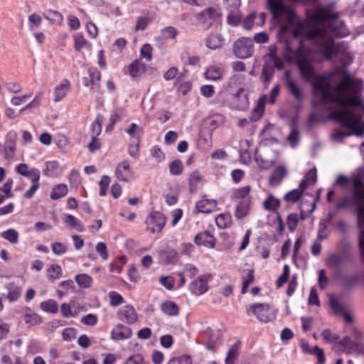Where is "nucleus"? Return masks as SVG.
<instances>
[{
	"mask_svg": "<svg viewBox=\"0 0 364 364\" xmlns=\"http://www.w3.org/2000/svg\"><path fill=\"white\" fill-rule=\"evenodd\" d=\"M285 80L287 89L290 94L298 102H301L304 97V93L302 87L291 77L289 71L285 73Z\"/></svg>",
	"mask_w": 364,
	"mask_h": 364,
	"instance_id": "obj_9",
	"label": "nucleus"
},
{
	"mask_svg": "<svg viewBox=\"0 0 364 364\" xmlns=\"http://www.w3.org/2000/svg\"><path fill=\"white\" fill-rule=\"evenodd\" d=\"M40 307L43 311L50 314H56L58 311V305L57 302L53 299H48L41 302Z\"/></svg>",
	"mask_w": 364,
	"mask_h": 364,
	"instance_id": "obj_41",
	"label": "nucleus"
},
{
	"mask_svg": "<svg viewBox=\"0 0 364 364\" xmlns=\"http://www.w3.org/2000/svg\"><path fill=\"white\" fill-rule=\"evenodd\" d=\"M116 176L118 180L122 181H128L132 179V172L127 161H122L118 164Z\"/></svg>",
	"mask_w": 364,
	"mask_h": 364,
	"instance_id": "obj_20",
	"label": "nucleus"
},
{
	"mask_svg": "<svg viewBox=\"0 0 364 364\" xmlns=\"http://www.w3.org/2000/svg\"><path fill=\"white\" fill-rule=\"evenodd\" d=\"M16 133L10 132L6 135L5 142V158L10 159L14 157L16 151Z\"/></svg>",
	"mask_w": 364,
	"mask_h": 364,
	"instance_id": "obj_17",
	"label": "nucleus"
},
{
	"mask_svg": "<svg viewBox=\"0 0 364 364\" xmlns=\"http://www.w3.org/2000/svg\"><path fill=\"white\" fill-rule=\"evenodd\" d=\"M321 336L326 343H332L338 341L339 336L337 334L332 333L329 329H325L321 333Z\"/></svg>",
	"mask_w": 364,
	"mask_h": 364,
	"instance_id": "obj_58",
	"label": "nucleus"
},
{
	"mask_svg": "<svg viewBox=\"0 0 364 364\" xmlns=\"http://www.w3.org/2000/svg\"><path fill=\"white\" fill-rule=\"evenodd\" d=\"M169 169L171 174L178 175L183 171V164L180 160H175L169 165Z\"/></svg>",
	"mask_w": 364,
	"mask_h": 364,
	"instance_id": "obj_61",
	"label": "nucleus"
},
{
	"mask_svg": "<svg viewBox=\"0 0 364 364\" xmlns=\"http://www.w3.org/2000/svg\"><path fill=\"white\" fill-rule=\"evenodd\" d=\"M348 256L346 252H335L330 254L326 259V264L331 269L340 270L348 260Z\"/></svg>",
	"mask_w": 364,
	"mask_h": 364,
	"instance_id": "obj_7",
	"label": "nucleus"
},
{
	"mask_svg": "<svg viewBox=\"0 0 364 364\" xmlns=\"http://www.w3.org/2000/svg\"><path fill=\"white\" fill-rule=\"evenodd\" d=\"M253 51V41L250 38L241 37L232 45V53L237 58H247L252 55Z\"/></svg>",
	"mask_w": 364,
	"mask_h": 364,
	"instance_id": "obj_2",
	"label": "nucleus"
},
{
	"mask_svg": "<svg viewBox=\"0 0 364 364\" xmlns=\"http://www.w3.org/2000/svg\"><path fill=\"white\" fill-rule=\"evenodd\" d=\"M289 273H290L289 267L287 264H285L284 266L282 274L279 276V277L277 280L276 283H277V287H282L284 283H286L287 282L288 278L289 277Z\"/></svg>",
	"mask_w": 364,
	"mask_h": 364,
	"instance_id": "obj_60",
	"label": "nucleus"
},
{
	"mask_svg": "<svg viewBox=\"0 0 364 364\" xmlns=\"http://www.w3.org/2000/svg\"><path fill=\"white\" fill-rule=\"evenodd\" d=\"M265 61L272 65H274L277 68H282L283 66L282 60L277 55V48L275 46H270L269 53L265 56Z\"/></svg>",
	"mask_w": 364,
	"mask_h": 364,
	"instance_id": "obj_26",
	"label": "nucleus"
},
{
	"mask_svg": "<svg viewBox=\"0 0 364 364\" xmlns=\"http://www.w3.org/2000/svg\"><path fill=\"white\" fill-rule=\"evenodd\" d=\"M159 283L168 290H172L174 287L175 280L171 277L163 276L159 278Z\"/></svg>",
	"mask_w": 364,
	"mask_h": 364,
	"instance_id": "obj_62",
	"label": "nucleus"
},
{
	"mask_svg": "<svg viewBox=\"0 0 364 364\" xmlns=\"http://www.w3.org/2000/svg\"><path fill=\"white\" fill-rule=\"evenodd\" d=\"M216 225L221 229L229 227L230 224V216L226 214H220L215 219Z\"/></svg>",
	"mask_w": 364,
	"mask_h": 364,
	"instance_id": "obj_48",
	"label": "nucleus"
},
{
	"mask_svg": "<svg viewBox=\"0 0 364 364\" xmlns=\"http://www.w3.org/2000/svg\"><path fill=\"white\" fill-rule=\"evenodd\" d=\"M119 318L129 324L135 323L138 318V314L132 306L127 305L122 307L118 313Z\"/></svg>",
	"mask_w": 364,
	"mask_h": 364,
	"instance_id": "obj_15",
	"label": "nucleus"
},
{
	"mask_svg": "<svg viewBox=\"0 0 364 364\" xmlns=\"http://www.w3.org/2000/svg\"><path fill=\"white\" fill-rule=\"evenodd\" d=\"M287 173L284 166H278L270 176L269 182H279L284 178Z\"/></svg>",
	"mask_w": 364,
	"mask_h": 364,
	"instance_id": "obj_43",
	"label": "nucleus"
},
{
	"mask_svg": "<svg viewBox=\"0 0 364 364\" xmlns=\"http://www.w3.org/2000/svg\"><path fill=\"white\" fill-rule=\"evenodd\" d=\"M210 274H203L199 278L190 284L191 291L196 295H200L208 289V282L210 279Z\"/></svg>",
	"mask_w": 364,
	"mask_h": 364,
	"instance_id": "obj_10",
	"label": "nucleus"
},
{
	"mask_svg": "<svg viewBox=\"0 0 364 364\" xmlns=\"http://www.w3.org/2000/svg\"><path fill=\"white\" fill-rule=\"evenodd\" d=\"M360 343L358 341L351 340L349 336H346L334 345L333 350L336 352L346 351L347 353H352L360 350Z\"/></svg>",
	"mask_w": 364,
	"mask_h": 364,
	"instance_id": "obj_6",
	"label": "nucleus"
},
{
	"mask_svg": "<svg viewBox=\"0 0 364 364\" xmlns=\"http://www.w3.org/2000/svg\"><path fill=\"white\" fill-rule=\"evenodd\" d=\"M23 320L28 326H36L42 322L41 317L32 311L24 314Z\"/></svg>",
	"mask_w": 364,
	"mask_h": 364,
	"instance_id": "obj_38",
	"label": "nucleus"
},
{
	"mask_svg": "<svg viewBox=\"0 0 364 364\" xmlns=\"http://www.w3.org/2000/svg\"><path fill=\"white\" fill-rule=\"evenodd\" d=\"M48 277L50 279H58L62 274V269L59 265L52 264L47 270Z\"/></svg>",
	"mask_w": 364,
	"mask_h": 364,
	"instance_id": "obj_47",
	"label": "nucleus"
},
{
	"mask_svg": "<svg viewBox=\"0 0 364 364\" xmlns=\"http://www.w3.org/2000/svg\"><path fill=\"white\" fill-rule=\"evenodd\" d=\"M353 185L352 198L344 197L336 205V209L348 208L350 204L355 206L357 215V225L360 230L358 247L360 257L364 260V183H351Z\"/></svg>",
	"mask_w": 364,
	"mask_h": 364,
	"instance_id": "obj_1",
	"label": "nucleus"
},
{
	"mask_svg": "<svg viewBox=\"0 0 364 364\" xmlns=\"http://www.w3.org/2000/svg\"><path fill=\"white\" fill-rule=\"evenodd\" d=\"M250 311L261 322L267 323L275 318V314L268 304H252L250 306V309L247 310V314H250Z\"/></svg>",
	"mask_w": 364,
	"mask_h": 364,
	"instance_id": "obj_4",
	"label": "nucleus"
},
{
	"mask_svg": "<svg viewBox=\"0 0 364 364\" xmlns=\"http://www.w3.org/2000/svg\"><path fill=\"white\" fill-rule=\"evenodd\" d=\"M63 221L67 225L77 230L78 232H82L84 230L83 225L80 220L72 215H65L63 218Z\"/></svg>",
	"mask_w": 364,
	"mask_h": 364,
	"instance_id": "obj_34",
	"label": "nucleus"
},
{
	"mask_svg": "<svg viewBox=\"0 0 364 364\" xmlns=\"http://www.w3.org/2000/svg\"><path fill=\"white\" fill-rule=\"evenodd\" d=\"M132 335L131 328L122 324L117 325L112 330L111 336L114 340H124L129 338Z\"/></svg>",
	"mask_w": 364,
	"mask_h": 364,
	"instance_id": "obj_18",
	"label": "nucleus"
},
{
	"mask_svg": "<svg viewBox=\"0 0 364 364\" xmlns=\"http://www.w3.org/2000/svg\"><path fill=\"white\" fill-rule=\"evenodd\" d=\"M75 281L81 288H88L92 284V277L87 274H80L75 277Z\"/></svg>",
	"mask_w": 364,
	"mask_h": 364,
	"instance_id": "obj_44",
	"label": "nucleus"
},
{
	"mask_svg": "<svg viewBox=\"0 0 364 364\" xmlns=\"http://www.w3.org/2000/svg\"><path fill=\"white\" fill-rule=\"evenodd\" d=\"M45 18L51 23L60 26L63 22V16L58 11L55 10H48L45 14Z\"/></svg>",
	"mask_w": 364,
	"mask_h": 364,
	"instance_id": "obj_33",
	"label": "nucleus"
},
{
	"mask_svg": "<svg viewBox=\"0 0 364 364\" xmlns=\"http://www.w3.org/2000/svg\"><path fill=\"white\" fill-rule=\"evenodd\" d=\"M250 190L251 187L250 186H246L240 188L235 189L232 192L231 198L235 200H242L245 198H250V197L249 196Z\"/></svg>",
	"mask_w": 364,
	"mask_h": 364,
	"instance_id": "obj_35",
	"label": "nucleus"
},
{
	"mask_svg": "<svg viewBox=\"0 0 364 364\" xmlns=\"http://www.w3.org/2000/svg\"><path fill=\"white\" fill-rule=\"evenodd\" d=\"M279 205V200L272 194H269L267 198L263 202V207L267 210H274Z\"/></svg>",
	"mask_w": 364,
	"mask_h": 364,
	"instance_id": "obj_45",
	"label": "nucleus"
},
{
	"mask_svg": "<svg viewBox=\"0 0 364 364\" xmlns=\"http://www.w3.org/2000/svg\"><path fill=\"white\" fill-rule=\"evenodd\" d=\"M6 288L8 291L7 299L11 301H16L21 294V287L14 282L6 284Z\"/></svg>",
	"mask_w": 364,
	"mask_h": 364,
	"instance_id": "obj_30",
	"label": "nucleus"
},
{
	"mask_svg": "<svg viewBox=\"0 0 364 364\" xmlns=\"http://www.w3.org/2000/svg\"><path fill=\"white\" fill-rule=\"evenodd\" d=\"M177 255L178 254L174 250H167L161 253V257L166 264L174 262Z\"/></svg>",
	"mask_w": 364,
	"mask_h": 364,
	"instance_id": "obj_51",
	"label": "nucleus"
},
{
	"mask_svg": "<svg viewBox=\"0 0 364 364\" xmlns=\"http://www.w3.org/2000/svg\"><path fill=\"white\" fill-rule=\"evenodd\" d=\"M223 75V69L218 65L208 66L204 73V76L206 80L212 81L221 80Z\"/></svg>",
	"mask_w": 364,
	"mask_h": 364,
	"instance_id": "obj_22",
	"label": "nucleus"
},
{
	"mask_svg": "<svg viewBox=\"0 0 364 364\" xmlns=\"http://www.w3.org/2000/svg\"><path fill=\"white\" fill-rule=\"evenodd\" d=\"M161 310L166 315L176 316L179 313V307L172 301H166L161 304Z\"/></svg>",
	"mask_w": 364,
	"mask_h": 364,
	"instance_id": "obj_29",
	"label": "nucleus"
},
{
	"mask_svg": "<svg viewBox=\"0 0 364 364\" xmlns=\"http://www.w3.org/2000/svg\"><path fill=\"white\" fill-rule=\"evenodd\" d=\"M70 82L68 79H63L54 88V101L58 102L63 100L70 92Z\"/></svg>",
	"mask_w": 364,
	"mask_h": 364,
	"instance_id": "obj_13",
	"label": "nucleus"
},
{
	"mask_svg": "<svg viewBox=\"0 0 364 364\" xmlns=\"http://www.w3.org/2000/svg\"><path fill=\"white\" fill-rule=\"evenodd\" d=\"M109 297L110 299V305L112 306H117L124 303L123 297L116 291H110L109 293Z\"/></svg>",
	"mask_w": 364,
	"mask_h": 364,
	"instance_id": "obj_56",
	"label": "nucleus"
},
{
	"mask_svg": "<svg viewBox=\"0 0 364 364\" xmlns=\"http://www.w3.org/2000/svg\"><path fill=\"white\" fill-rule=\"evenodd\" d=\"M307 185L308 183H299L298 188L291 190L285 194L284 197V200L292 203L298 201L306 188Z\"/></svg>",
	"mask_w": 364,
	"mask_h": 364,
	"instance_id": "obj_24",
	"label": "nucleus"
},
{
	"mask_svg": "<svg viewBox=\"0 0 364 364\" xmlns=\"http://www.w3.org/2000/svg\"><path fill=\"white\" fill-rule=\"evenodd\" d=\"M251 198H245L240 200L235 208V217L240 220L247 216L250 212Z\"/></svg>",
	"mask_w": 364,
	"mask_h": 364,
	"instance_id": "obj_21",
	"label": "nucleus"
},
{
	"mask_svg": "<svg viewBox=\"0 0 364 364\" xmlns=\"http://www.w3.org/2000/svg\"><path fill=\"white\" fill-rule=\"evenodd\" d=\"M16 171L21 175L28 178L33 182H37L39 180L40 172L37 168H30L26 164H20L16 166Z\"/></svg>",
	"mask_w": 364,
	"mask_h": 364,
	"instance_id": "obj_14",
	"label": "nucleus"
},
{
	"mask_svg": "<svg viewBox=\"0 0 364 364\" xmlns=\"http://www.w3.org/2000/svg\"><path fill=\"white\" fill-rule=\"evenodd\" d=\"M125 115V111L122 108L115 109L112 113L109 121L111 122V129H113L114 124Z\"/></svg>",
	"mask_w": 364,
	"mask_h": 364,
	"instance_id": "obj_46",
	"label": "nucleus"
},
{
	"mask_svg": "<svg viewBox=\"0 0 364 364\" xmlns=\"http://www.w3.org/2000/svg\"><path fill=\"white\" fill-rule=\"evenodd\" d=\"M238 355V348L236 345H233L231 346L230 350H228L227 357L225 358V363H230L232 362L234 363L235 359L237 358Z\"/></svg>",
	"mask_w": 364,
	"mask_h": 364,
	"instance_id": "obj_63",
	"label": "nucleus"
},
{
	"mask_svg": "<svg viewBox=\"0 0 364 364\" xmlns=\"http://www.w3.org/2000/svg\"><path fill=\"white\" fill-rule=\"evenodd\" d=\"M288 141L292 147L296 146L299 141V132L296 128L292 127L291 133L287 137Z\"/></svg>",
	"mask_w": 364,
	"mask_h": 364,
	"instance_id": "obj_57",
	"label": "nucleus"
},
{
	"mask_svg": "<svg viewBox=\"0 0 364 364\" xmlns=\"http://www.w3.org/2000/svg\"><path fill=\"white\" fill-rule=\"evenodd\" d=\"M62 171V167L56 161H47L46 163V168L43 171L44 174L50 177H55L61 173Z\"/></svg>",
	"mask_w": 364,
	"mask_h": 364,
	"instance_id": "obj_25",
	"label": "nucleus"
},
{
	"mask_svg": "<svg viewBox=\"0 0 364 364\" xmlns=\"http://www.w3.org/2000/svg\"><path fill=\"white\" fill-rule=\"evenodd\" d=\"M230 108L238 110H245L249 106L247 95L244 92L243 88H240L235 93L230 94L226 97V102L222 103Z\"/></svg>",
	"mask_w": 364,
	"mask_h": 364,
	"instance_id": "obj_3",
	"label": "nucleus"
},
{
	"mask_svg": "<svg viewBox=\"0 0 364 364\" xmlns=\"http://www.w3.org/2000/svg\"><path fill=\"white\" fill-rule=\"evenodd\" d=\"M52 250L55 255H61L66 252L67 247L61 242H55L52 245Z\"/></svg>",
	"mask_w": 364,
	"mask_h": 364,
	"instance_id": "obj_64",
	"label": "nucleus"
},
{
	"mask_svg": "<svg viewBox=\"0 0 364 364\" xmlns=\"http://www.w3.org/2000/svg\"><path fill=\"white\" fill-rule=\"evenodd\" d=\"M254 271L253 269H251L247 272V276L243 278L242 287L241 289V293L242 294L246 293L248 286L254 282Z\"/></svg>",
	"mask_w": 364,
	"mask_h": 364,
	"instance_id": "obj_53",
	"label": "nucleus"
},
{
	"mask_svg": "<svg viewBox=\"0 0 364 364\" xmlns=\"http://www.w3.org/2000/svg\"><path fill=\"white\" fill-rule=\"evenodd\" d=\"M88 73L90 78V83L92 84L91 90L93 91H98L101 78L100 72L97 68H90L88 70Z\"/></svg>",
	"mask_w": 364,
	"mask_h": 364,
	"instance_id": "obj_32",
	"label": "nucleus"
},
{
	"mask_svg": "<svg viewBox=\"0 0 364 364\" xmlns=\"http://www.w3.org/2000/svg\"><path fill=\"white\" fill-rule=\"evenodd\" d=\"M218 16L219 14L215 9L209 8L200 12L198 15L197 18L205 28H208L213 23Z\"/></svg>",
	"mask_w": 364,
	"mask_h": 364,
	"instance_id": "obj_12",
	"label": "nucleus"
},
{
	"mask_svg": "<svg viewBox=\"0 0 364 364\" xmlns=\"http://www.w3.org/2000/svg\"><path fill=\"white\" fill-rule=\"evenodd\" d=\"M266 19V14L264 12H251L242 21V24L245 29L250 30L255 26H262Z\"/></svg>",
	"mask_w": 364,
	"mask_h": 364,
	"instance_id": "obj_8",
	"label": "nucleus"
},
{
	"mask_svg": "<svg viewBox=\"0 0 364 364\" xmlns=\"http://www.w3.org/2000/svg\"><path fill=\"white\" fill-rule=\"evenodd\" d=\"M42 23V18L37 14H32L28 16V25L31 30L38 28Z\"/></svg>",
	"mask_w": 364,
	"mask_h": 364,
	"instance_id": "obj_55",
	"label": "nucleus"
},
{
	"mask_svg": "<svg viewBox=\"0 0 364 364\" xmlns=\"http://www.w3.org/2000/svg\"><path fill=\"white\" fill-rule=\"evenodd\" d=\"M274 68H277V67L275 66L274 65H272L270 63H268V62L265 61L261 74V77L265 84L269 83V81L271 80L273 76Z\"/></svg>",
	"mask_w": 364,
	"mask_h": 364,
	"instance_id": "obj_37",
	"label": "nucleus"
},
{
	"mask_svg": "<svg viewBox=\"0 0 364 364\" xmlns=\"http://www.w3.org/2000/svg\"><path fill=\"white\" fill-rule=\"evenodd\" d=\"M18 232L13 229H9L1 233V237L10 242L11 244H17L18 242Z\"/></svg>",
	"mask_w": 364,
	"mask_h": 364,
	"instance_id": "obj_42",
	"label": "nucleus"
},
{
	"mask_svg": "<svg viewBox=\"0 0 364 364\" xmlns=\"http://www.w3.org/2000/svg\"><path fill=\"white\" fill-rule=\"evenodd\" d=\"M167 364H192V358L188 355H183L172 358Z\"/></svg>",
	"mask_w": 364,
	"mask_h": 364,
	"instance_id": "obj_52",
	"label": "nucleus"
},
{
	"mask_svg": "<svg viewBox=\"0 0 364 364\" xmlns=\"http://www.w3.org/2000/svg\"><path fill=\"white\" fill-rule=\"evenodd\" d=\"M241 15L237 9L230 10L228 16V22L229 24L236 26L240 21Z\"/></svg>",
	"mask_w": 364,
	"mask_h": 364,
	"instance_id": "obj_54",
	"label": "nucleus"
},
{
	"mask_svg": "<svg viewBox=\"0 0 364 364\" xmlns=\"http://www.w3.org/2000/svg\"><path fill=\"white\" fill-rule=\"evenodd\" d=\"M225 122V117L220 114H214L207 119V124L211 129H215Z\"/></svg>",
	"mask_w": 364,
	"mask_h": 364,
	"instance_id": "obj_40",
	"label": "nucleus"
},
{
	"mask_svg": "<svg viewBox=\"0 0 364 364\" xmlns=\"http://www.w3.org/2000/svg\"><path fill=\"white\" fill-rule=\"evenodd\" d=\"M364 179V166L355 169L348 178L345 175H339L335 182H363Z\"/></svg>",
	"mask_w": 364,
	"mask_h": 364,
	"instance_id": "obj_19",
	"label": "nucleus"
},
{
	"mask_svg": "<svg viewBox=\"0 0 364 364\" xmlns=\"http://www.w3.org/2000/svg\"><path fill=\"white\" fill-rule=\"evenodd\" d=\"M301 348L304 351L309 352L311 354H314L317 356L318 364H325V356L323 349L318 346H315L314 348H310L307 343H302Z\"/></svg>",
	"mask_w": 364,
	"mask_h": 364,
	"instance_id": "obj_28",
	"label": "nucleus"
},
{
	"mask_svg": "<svg viewBox=\"0 0 364 364\" xmlns=\"http://www.w3.org/2000/svg\"><path fill=\"white\" fill-rule=\"evenodd\" d=\"M194 241L198 245L213 248L215 246V238L210 230H205L197 234Z\"/></svg>",
	"mask_w": 364,
	"mask_h": 364,
	"instance_id": "obj_16",
	"label": "nucleus"
},
{
	"mask_svg": "<svg viewBox=\"0 0 364 364\" xmlns=\"http://www.w3.org/2000/svg\"><path fill=\"white\" fill-rule=\"evenodd\" d=\"M166 222V218L160 212H153L146 219V224L148 229L152 233L160 232L164 228Z\"/></svg>",
	"mask_w": 364,
	"mask_h": 364,
	"instance_id": "obj_5",
	"label": "nucleus"
},
{
	"mask_svg": "<svg viewBox=\"0 0 364 364\" xmlns=\"http://www.w3.org/2000/svg\"><path fill=\"white\" fill-rule=\"evenodd\" d=\"M336 279L343 287L350 288L358 282L359 276L357 274L351 275L338 274Z\"/></svg>",
	"mask_w": 364,
	"mask_h": 364,
	"instance_id": "obj_27",
	"label": "nucleus"
},
{
	"mask_svg": "<svg viewBox=\"0 0 364 364\" xmlns=\"http://www.w3.org/2000/svg\"><path fill=\"white\" fill-rule=\"evenodd\" d=\"M152 46L149 43H146L140 49V57L149 62L152 59Z\"/></svg>",
	"mask_w": 364,
	"mask_h": 364,
	"instance_id": "obj_49",
	"label": "nucleus"
},
{
	"mask_svg": "<svg viewBox=\"0 0 364 364\" xmlns=\"http://www.w3.org/2000/svg\"><path fill=\"white\" fill-rule=\"evenodd\" d=\"M245 80V76L242 75L237 74L230 77L228 84L227 89L230 91H233L235 89L240 90V88H242V85Z\"/></svg>",
	"mask_w": 364,
	"mask_h": 364,
	"instance_id": "obj_31",
	"label": "nucleus"
},
{
	"mask_svg": "<svg viewBox=\"0 0 364 364\" xmlns=\"http://www.w3.org/2000/svg\"><path fill=\"white\" fill-rule=\"evenodd\" d=\"M223 44V38L220 34H215L208 36L206 40V46L210 49H217Z\"/></svg>",
	"mask_w": 364,
	"mask_h": 364,
	"instance_id": "obj_36",
	"label": "nucleus"
},
{
	"mask_svg": "<svg viewBox=\"0 0 364 364\" xmlns=\"http://www.w3.org/2000/svg\"><path fill=\"white\" fill-rule=\"evenodd\" d=\"M299 223L298 215L296 213H291L287 217V226L291 232L295 231Z\"/></svg>",
	"mask_w": 364,
	"mask_h": 364,
	"instance_id": "obj_59",
	"label": "nucleus"
},
{
	"mask_svg": "<svg viewBox=\"0 0 364 364\" xmlns=\"http://www.w3.org/2000/svg\"><path fill=\"white\" fill-rule=\"evenodd\" d=\"M68 193V188L65 183H59L55 186L50 193V198L53 200H58L65 196Z\"/></svg>",
	"mask_w": 364,
	"mask_h": 364,
	"instance_id": "obj_39",
	"label": "nucleus"
},
{
	"mask_svg": "<svg viewBox=\"0 0 364 364\" xmlns=\"http://www.w3.org/2000/svg\"><path fill=\"white\" fill-rule=\"evenodd\" d=\"M216 206V200L202 199L197 202L196 208L199 213H210L215 210Z\"/></svg>",
	"mask_w": 364,
	"mask_h": 364,
	"instance_id": "obj_23",
	"label": "nucleus"
},
{
	"mask_svg": "<svg viewBox=\"0 0 364 364\" xmlns=\"http://www.w3.org/2000/svg\"><path fill=\"white\" fill-rule=\"evenodd\" d=\"M146 70V64L141 60L136 59L129 65L124 73L129 75L132 79H136L139 78Z\"/></svg>",
	"mask_w": 364,
	"mask_h": 364,
	"instance_id": "obj_11",
	"label": "nucleus"
},
{
	"mask_svg": "<svg viewBox=\"0 0 364 364\" xmlns=\"http://www.w3.org/2000/svg\"><path fill=\"white\" fill-rule=\"evenodd\" d=\"M161 37L166 40L173 39L178 34L177 30L173 26L166 27L161 31Z\"/></svg>",
	"mask_w": 364,
	"mask_h": 364,
	"instance_id": "obj_50",
	"label": "nucleus"
}]
</instances>
